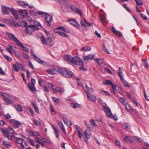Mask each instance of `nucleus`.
Instances as JSON below:
<instances>
[{
    "label": "nucleus",
    "mask_w": 149,
    "mask_h": 149,
    "mask_svg": "<svg viewBox=\"0 0 149 149\" xmlns=\"http://www.w3.org/2000/svg\"><path fill=\"white\" fill-rule=\"evenodd\" d=\"M1 130V132L4 134L5 137L8 138V139L10 140L12 139V137L14 136L13 134L14 132V131L12 128L9 127L8 128L7 130L2 128Z\"/></svg>",
    "instance_id": "obj_1"
},
{
    "label": "nucleus",
    "mask_w": 149,
    "mask_h": 149,
    "mask_svg": "<svg viewBox=\"0 0 149 149\" xmlns=\"http://www.w3.org/2000/svg\"><path fill=\"white\" fill-rule=\"evenodd\" d=\"M22 24L24 25V26L26 27L25 31L26 33L31 34L34 31L32 25L28 26L27 22L23 21L22 22Z\"/></svg>",
    "instance_id": "obj_2"
},
{
    "label": "nucleus",
    "mask_w": 149,
    "mask_h": 149,
    "mask_svg": "<svg viewBox=\"0 0 149 149\" xmlns=\"http://www.w3.org/2000/svg\"><path fill=\"white\" fill-rule=\"evenodd\" d=\"M72 63L75 65L79 66L83 65L84 63L82 60L77 57H73Z\"/></svg>",
    "instance_id": "obj_3"
},
{
    "label": "nucleus",
    "mask_w": 149,
    "mask_h": 149,
    "mask_svg": "<svg viewBox=\"0 0 149 149\" xmlns=\"http://www.w3.org/2000/svg\"><path fill=\"white\" fill-rule=\"evenodd\" d=\"M13 66L14 70L18 72L19 70L22 71L24 70L22 65L19 62H17L16 64H13Z\"/></svg>",
    "instance_id": "obj_4"
},
{
    "label": "nucleus",
    "mask_w": 149,
    "mask_h": 149,
    "mask_svg": "<svg viewBox=\"0 0 149 149\" xmlns=\"http://www.w3.org/2000/svg\"><path fill=\"white\" fill-rule=\"evenodd\" d=\"M61 7L62 10L64 12L68 11V8L70 6V3L68 0H64V1L63 2Z\"/></svg>",
    "instance_id": "obj_5"
},
{
    "label": "nucleus",
    "mask_w": 149,
    "mask_h": 149,
    "mask_svg": "<svg viewBox=\"0 0 149 149\" xmlns=\"http://www.w3.org/2000/svg\"><path fill=\"white\" fill-rule=\"evenodd\" d=\"M6 35L10 40L15 42L17 45L20 42L13 34L10 33H7Z\"/></svg>",
    "instance_id": "obj_6"
},
{
    "label": "nucleus",
    "mask_w": 149,
    "mask_h": 149,
    "mask_svg": "<svg viewBox=\"0 0 149 149\" xmlns=\"http://www.w3.org/2000/svg\"><path fill=\"white\" fill-rule=\"evenodd\" d=\"M81 26L82 28L85 30H86L87 28L86 25H87L88 26H90L93 25V24L90 23L88 22L85 19H84L83 22L81 20Z\"/></svg>",
    "instance_id": "obj_7"
},
{
    "label": "nucleus",
    "mask_w": 149,
    "mask_h": 149,
    "mask_svg": "<svg viewBox=\"0 0 149 149\" xmlns=\"http://www.w3.org/2000/svg\"><path fill=\"white\" fill-rule=\"evenodd\" d=\"M56 72L64 77V74L67 73V69L64 68L56 67Z\"/></svg>",
    "instance_id": "obj_8"
},
{
    "label": "nucleus",
    "mask_w": 149,
    "mask_h": 149,
    "mask_svg": "<svg viewBox=\"0 0 149 149\" xmlns=\"http://www.w3.org/2000/svg\"><path fill=\"white\" fill-rule=\"evenodd\" d=\"M10 122L12 126L15 128L18 127L21 124L20 122L17 120H15L14 119L10 120Z\"/></svg>",
    "instance_id": "obj_9"
},
{
    "label": "nucleus",
    "mask_w": 149,
    "mask_h": 149,
    "mask_svg": "<svg viewBox=\"0 0 149 149\" xmlns=\"http://www.w3.org/2000/svg\"><path fill=\"white\" fill-rule=\"evenodd\" d=\"M84 92L86 93L88 99L93 102H95L96 101V97L94 95L91 94L89 93L87 91L85 90Z\"/></svg>",
    "instance_id": "obj_10"
},
{
    "label": "nucleus",
    "mask_w": 149,
    "mask_h": 149,
    "mask_svg": "<svg viewBox=\"0 0 149 149\" xmlns=\"http://www.w3.org/2000/svg\"><path fill=\"white\" fill-rule=\"evenodd\" d=\"M45 19L47 22L46 25L47 26L50 27V23L51 22L52 20V18L51 16L48 14L46 15Z\"/></svg>",
    "instance_id": "obj_11"
},
{
    "label": "nucleus",
    "mask_w": 149,
    "mask_h": 149,
    "mask_svg": "<svg viewBox=\"0 0 149 149\" xmlns=\"http://www.w3.org/2000/svg\"><path fill=\"white\" fill-rule=\"evenodd\" d=\"M10 11L12 12V14L14 15V18L16 20L19 19V16L15 10L12 7L10 9Z\"/></svg>",
    "instance_id": "obj_12"
},
{
    "label": "nucleus",
    "mask_w": 149,
    "mask_h": 149,
    "mask_svg": "<svg viewBox=\"0 0 149 149\" xmlns=\"http://www.w3.org/2000/svg\"><path fill=\"white\" fill-rule=\"evenodd\" d=\"M2 12L4 15H7L9 14L8 10L10 11V8H11L5 6H2Z\"/></svg>",
    "instance_id": "obj_13"
},
{
    "label": "nucleus",
    "mask_w": 149,
    "mask_h": 149,
    "mask_svg": "<svg viewBox=\"0 0 149 149\" xmlns=\"http://www.w3.org/2000/svg\"><path fill=\"white\" fill-rule=\"evenodd\" d=\"M95 55L90 54L83 57V59L84 61L91 60L94 57Z\"/></svg>",
    "instance_id": "obj_14"
},
{
    "label": "nucleus",
    "mask_w": 149,
    "mask_h": 149,
    "mask_svg": "<svg viewBox=\"0 0 149 149\" xmlns=\"http://www.w3.org/2000/svg\"><path fill=\"white\" fill-rule=\"evenodd\" d=\"M63 119L65 125L68 126H70L72 125L71 121L64 117H63Z\"/></svg>",
    "instance_id": "obj_15"
},
{
    "label": "nucleus",
    "mask_w": 149,
    "mask_h": 149,
    "mask_svg": "<svg viewBox=\"0 0 149 149\" xmlns=\"http://www.w3.org/2000/svg\"><path fill=\"white\" fill-rule=\"evenodd\" d=\"M103 109L107 116L109 117L111 116L112 114L110 109L109 108L105 107L103 108Z\"/></svg>",
    "instance_id": "obj_16"
},
{
    "label": "nucleus",
    "mask_w": 149,
    "mask_h": 149,
    "mask_svg": "<svg viewBox=\"0 0 149 149\" xmlns=\"http://www.w3.org/2000/svg\"><path fill=\"white\" fill-rule=\"evenodd\" d=\"M16 142L17 143L20 145L22 149L24 148V146L23 144V139L20 138H17L16 139Z\"/></svg>",
    "instance_id": "obj_17"
},
{
    "label": "nucleus",
    "mask_w": 149,
    "mask_h": 149,
    "mask_svg": "<svg viewBox=\"0 0 149 149\" xmlns=\"http://www.w3.org/2000/svg\"><path fill=\"white\" fill-rule=\"evenodd\" d=\"M68 21L70 22V23L73 25L76 26L77 27H79V25L78 22L73 19H69L68 20Z\"/></svg>",
    "instance_id": "obj_18"
},
{
    "label": "nucleus",
    "mask_w": 149,
    "mask_h": 149,
    "mask_svg": "<svg viewBox=\"0 0 149 149\" xmlns=\"http://www.w3.org/2000/svg\"><path fill=\"white\" fill-rule=\"evenodd\" d=\"M73 58L71 56L68 55H66L64 57V59L65 61L67 62H72Z\"/></svg>",
    "instance_id": "obj_19"
},
{
    "label": "nucleus",
    "mask_w": 149,
    "mask_h": 149,
    "mask_svg": "<svg viewBox=\"0 0 149 149\" xmlns=\"http://www.w3.org/2000/svg\"><path fill=\"white\" fill-rule=\"evenodd\" d=\"M71 9L74 12L76 13L79 14L81 16L82 15V14L81 11L77 8L76 7L74 6H72L71 7Z\"/></svg>",
    "instance_id": "obj_20"
},
{
    "label": "nucleus",
    "mask_w": 149,
    "mask_h": 149,
    "mask_svg": "<svg viewBox=\"0 0 149 149\" xmlns=\"http://www.w3.org/2000/svg\"><path fill=\"white\" fill-rule=\"evenodd\" d=\"M113 91V93H116V92L120 93V89L119 87L116 85L115 86L114 85L112 87Z\"/></svg>",
    "instance_id": "obj_21"
},
{
    "label": "nucleus",
    "mask_w": 149,
    "mask_h": 149,
    "mask_svg": "<svg viewBox=\"0 0 149 149\" xmlns=\"http://www.w3.org/2000/svg\"><path fill=\"white\" fill-rule=\"evenodd\" d=\"M100 18L101 22L103 25H105L108 23V22L107 21H106V17L104 16L100 15Z\"/></svg>",
    "instance_id": "obj_22"
},
{
    "label": "nucleus",
    "mask_w": 149,
    "mask_h": 149,
    "mask_svg": "<svg viewBox=\"0 0 149 149\" xmlns=\"http://www.w3.org/2000/svg\"><path fill=\"white\" fill-rule=\"evenodd\" d=\"M60 129L63 132L64 134H66V132L65 129L64 127V126L63 123L62 122H59L58 123Z\"/></svg>",
    "instance_id": "obj_23"
},
{
    "label": "nucleus",
    "mask_w": 149,
    "mask_h": 149,
    "mask_svg": "<svg viewBox=\"0 0 149 149\" xmlns=\"http://www.w3.org/2000/svg\"><path fill=\"white\" fill-rule=\"evenodd\" d=\"M20 14L23 17H26L28 15V13L26 10H21L19 11Z\"/></svg>",
    "instance_id": "obj_24"
},
{
    "label": "nucleus",
    "mask_w": 149,
    "mask_h": 149,
    "mask_svg": "<svg viewBox=\"0 0 149 149\" xmlns=\"http://www.w3.org/2000/svg\"><path fill=\"white\" fill-rule=\"evenodd\" d=\"M28 87L29 89L33 92H35L37 91L35 86L28 84Z\"/></svg>",
    "instance_id": "obj_25"
},
{
    "label": "nucleus",
    "mask_w": 149,
    "mask_h": 149,
    "mask_svg": "<svg viewBox=\"0 0 149 149\" xmlns=\"http://www.w3.org/2000/svg\"><path fill=\"white\" fill-rule=\"evenodd\" d=\"M88 129H87L84 132V136L87 140L90 138L91 135V134L88 133Z\"/></svg>",
    "instance_id": "obj_26"
},
{
    "label": "nucleus",
    "mask_w": 149,
    "mask_h": 149,
    "mask_svg": "<svg viewBox=\"0 0 149 149\" xmlns=\"http://www.w3.org/2000/svg\"><path fill=\"white\" fill-rule=\"evenodd\" d=\"M117 72L118 75L119 76L121 81H123L124 79L123 77L122 74V72L121 71V68H119V70L118 72V71H117Z\"/></svg>",
    "instance_id": "obj_27"
},
{
    "label": "nucleus",
    "mask_w": 149,
    "mask_h": 149,
    "mask_svg": "<svg viewBox=\"0 0 149 149\" xmlns=\"http://www.w3.org/2000/svg\"><path fill=\"white\" fill-rule=\"evenodd\" d=\"M70 106L73 108L75 109L80 107L81 105L77 103H71L70 104Z\"/></svg>",
    "instance_id": "obj_28"
},
{
    "label": "nucleus",
    "mask_w": 149,
    "mask_h": 149,
    "mask_svg": "<svg viewBox=\"0 0 149 149\" xmlns=\"http://www.w3.org/2000/svg\"><path fill=\"white\" fill-rule=\"evenodd\" d=\"M66 74H64V77H70L72 76V72L68 70H67Z\"/></svg>",
    "instance_id": "obj_29"
},
{
    "label": "nucleus",
    "mask_w": 149,
    "mask_h": 149,
    "mask_svg": "<svg viewBox=\"0 0 149 149\" xmlns=\"http://www.w3.org/2000/svg\"><path fill=\"white\" fill-rule=\"evenodd\" d=\"M18 3L19 5L24 8H25L26 6H28V4L26 3L23 1H19Z\"/></svg>",
    "instance_id": "obj_30"
},
{
    "label": "nucleus",
    "mask_w": 149,
    "mask_h": 149,
    "mask_svg": "<svg viewBox=\"0 0 149 149\" xmlns=\"http://www.w3.org/2000/svg\"><path fill=\"white\" fill-rule=\"evenodd\" d=\"M91 50V48L89 46H85L83 47L81 49V51L87 52L88 51H90Z\"/></svg>",
    "instance_id": "obj_31"
},
{
    "label": "nucleus",
    "mask_w": 149,
    "mask_h": 149,
    "mask_svg": "<svg viewBox=\"0 0 149 149\" xmlns=\"http://www.w3.org/2000/svg\"><path fill=\"white\" fill-rule=\"evenodd\" d=\"M19 47H21L23 48V50L27 52H29V50L26 47H24L23 46L22 44L20 42L19 44L17 45Z\"/></svg>",
    "instance_id": "obj_32"
},
{
    "label": "nucleus",
    "mask_w": 149,
    "mask_h": 149,
    "mask_svg": "<svg viewBox=\"0 0 149 149\" xmlns=\"http://www.w3.org/2000/svg\"><path fill=\"white\" fill-rule=\"evenodd\" d=\"M47 72L51 74H55L56 72V70L55 68H53L49 69Z\"/></svg>",
    "instance_id": "obj_33"
},
{
    "label": "nucleus",
    "mask_w": 149,
    "mask_h": 149,
    "mask_svg": "<svg viewBox=\"0 0 149 149\" xmlns=\"http://www.w3.org/2000/svg\"><path fill=\"white\" fill-rule=\"evenodd\" d=\"M56 33H58L60 35L63 37L68 38V36L67 34L58 31H56Z\"/></svg>",
    "instance_id": "obj_34"
},
{
    "label": "nucleus",
    "mask_w": 149,
    "mask_h": 149,
    "mask_svg": "<svg viewBox=\"0 0 149 149\" xmlns=\"http://www.w3.org/2000/svg\"><path fill=\"white\" fill-rule=\"evenodd\" d=\"M15 107L17 110L19 111H23V109L22 107L20 105H17L15 106Z\"/></svg>",
    "instance_id": "obj_35"
},
{
    "label": "nucleus",
    "mask_w": 149,
    "mask_h": 149,
    "mask_svg": "<svg viewBox=\"0 0 149 149\" xmlns=\"http://www.w3.org/2000/svg\"><path fill=\"white\" fill-rule=\"evenodd\" d=\"M34 59L40 63L43 64L45 63V62L43 61L38 58L36 56H34Z\"/></svg>",
    "instance_id": "obj_36"
},
{
    "label": "nucleus",
    "mask_w": 149,
    "mask_h": 149,
    "mask_svg": "<svg viewBox=\"0 0 149 149\" xmlns=\"http://www.w3.org/2000/svg\"><path fill=\"white\" fill-rule=\"evenodd\" d=\"M125 108L127 111H129L131 110V108L129 104L127 103L124 104Z\"/></svg>",
    "instance_id": "obj_37"
},
{
    "label": "nucleus",
    "mask_w": 149,
    "mask_h": 149,
    "mask_svg": "<svg viewBox=\"0 0 149 149\" xmlns=\"http://www.w3.org/2000/svg\"><path fill=\"white\" fill-rule=\"evenodd\" d=\"M3 144L4 146L6 147H9L10 146V144L6 141H3Z\"/></svg>",
    "instance_id": "obj_38"
},
{
    "label": "nucleus",
    "mask_w": 149,
    "mask_h": 149,
    "mask_svg": "<svg viewBox=\"0 0 149 149\" xmlns=\"http://www.w3.org/2000/svg\"><path fill=\"white\" fill-rule=\"evenodd\" d=\"M1 95L3 97L5 98H10V96L9 94L5 93H1Z\"/></svg>",
    "instance_id": "obj_39"
},
{
    "label": "nucleus",
    "mask_w": 149,
    "mask_h": 149,
    "mask_svg": "<svg viewBox=\"0 0 149 149\" xmlns=\"http://www.w3.org/2000/svg\"><path fill=\"white\" fill-rule=\"evenodd\" d=\"M52 40L49 38L47 40L46 43L47 45H51L52 44Z\"/></svg>",
    "instance_id": "obj_40"
},
{
    "label": "nucleus",
    "mask_w": 149,
    "mask_h": 149,
    "mask_svg": "<svg viewBox=\"0 0 149 149\" xmlns=\"http://www.w3.org/2000/svg\"><path fill=\"white\" fill-rule=\"evenodd\" d=\"M86 88L88 90V91H87L88 93L89 92H92V93L93 91V89L91 88H89L88 86H87V84L85 85Z\"/></svg>",
    "instance_id": "obj_41"
},
{
    "label": "nucleus",
    "mask_w": 149,
    "mask_h": 149,
    "mask_svg": "<svg viewBox=\"0 0 149 149\" xmlns=\"http://www.w3.org/2000/svg\"><path fill=\"white\" fill-rule=\"evenodd\" d=\"M30 15H33L34 17H36L37 16V13L36 12L32 10H30Z\"/></svg>",
    "instance_id": "obj_42"
},
{
    "label": "nucleus",
    "mask_w": 149,
    "mask_h": 149,
    "mask_svg": "<svg viewBox=\"0 0 149 149\" xmlns=\"http://www.w3.org/2000/svg\"><path fill=\"white\" fill-rule=\"evenodd\" d=\"M40 40L42 43L43 44H45L46 43V40L45 38L43 36H41Z\"/></svg>",
    "instance_id": "obj_43"
},
{
    "label": "nucleus",
    "mask_w": 149,
    "mask_h": 149,
    "mask_svg": "<svg viewBox=\"0 0 149 149\" xmlns=\"http://www.w3.org/2000/svg\"><path fill=\"white\" fill-rule=\"evenodd\" d=\"M90 122L92 126L96 127L97 126V124L95 123V121L93 119L91 120Z\"/></svg>",
    "instance_id": "obj_44"
},
{
    "label": "nucleus",
    "mask_w": 149,
    "mask_h": 149,
    "mask_svg": "<svg viewBox=\"0 0 149 149\" xmlns=\"http://www.w3.org/2000/svg\"><path fill=\"white\" fill-rule=\"evenodd\" d=\"M64 91V90L63 88L59 87L58 88H57V90H56V92L58 91L60 93H62Z\"/></svg>",
    "instance_id": "obj_45"
},
{
    "label": "nucleus",
    "mask_w": 149,
    "mask_h": 149,
    "mask_svg": "<svg viewBox=\"0 0 149 149\" xmlns=\"http://www.w3.org/2000/svg\"><path fill=\"white\" fill-rule=\"evenodd\" d=\"M4 57L6 59L8 62L12 60V58L6 55H3Z\"/></svg>",
    "instance_id": "obj_46"
},
{
    "label": "nucleus",
    "mask_w": 149,
    "mask_h": 149,
    "mask_svg": "<svg viewBox=\"0 0 149 149\" xmlns=\"http://www.w3.org/2000/svg\"><path fill=\"white\" fill-rule=\"evenodd\" d=\"M106 84L107 85H111L112 87L114 86V85L112 84V82L109 80H107L106 81Z\"/></svg>",
    "instance_id": "obj_47"
},
{
    "label": "nucleus",
    "mask_w": 149,
    "mask_h": 149,
    "mask_svg": "<svg viewBox=\"0 0 149 149\" xmlns=\"http://www.w3.org/2000/svg\"><path fill=\"white\" fill-rule=\"evenodd\" d=\"M114 34H115L116 36L119 37H121L122 36V34L121 33L117 31L114 33Z\"/></svg>",
    "instance_id": "obj_48"
},
{
    "label": "nucleus",
    "mask_w": 149,
    "mask_h": 149,
    "mask_svg": "<svg viewBox=\"0 0 149 149\" xmlns=\"http://www.w3.org/2000/svg\"><path fill=\"white\" fill-rule=\"evenodd\" d=\"M129 126V124L125 123L122 126V128L124 130L127 129H128Z\"/></svg>",
    "instance_id": "obj_49"
},
{
    "label": "nucleus",
    "mask_w": 149,
    "mask_h": 149,
    "mask_svg": "<svg viewBox=\"0 0 149 149\" xmlns=\"http://www.w3.org/2000/svg\"><path fill=\"white\" fill-rule=\"evenodd\" d=\"M50 108L51 111L52 113L53 114L55 115V113L54 108V107H52V106L51 105H50Z\"/></svg>",
    "instance_id": "obj_50"
},
{
    "label": "nucleus",
    "mask_w": 149,
    "mask_h": 149,
    "mask_svg": "<svg viewBox=\"0 0 149 149\" xmlns=\"http://www.w3.org/2000/svg\"><path fill=\"white\" fill-rule=\"evenodd\" d=\"M94 60L95 61L98 63V64L100 65L102 63V62L101 61V60L100 59L95 58Z\"/></svg>",
    "instance_id": "obj_51"
},
{
    "label": "nucleus",
    "mask_w": 149,
    "mask_h": 149,
    "mask_svg": "<svg viewBox=\"0 0 149 149\" xmlns=\"http://www.w3.org/2000/svg\"><path fill=\"white\" fill-rule=\"evenodd\" d=\"M103 49L105 51V52L108 54H109L110 52L109 50L107 48L106 46L104 44H103Z\"/></svg>",
    "instance_id": "obj_52"
},
{
    "label": "nucleus",
    "mask_w": 149,
    "mask_h": 149,
    "mask_svg": "<svg viewBox=\"0 0 149 149\" xmlns=\"http://www.w3.org/2000/svg\"><path fill=\"white\" fill-rule=\"evenodd\" d=\"M49 86L50 88L53 90V92L54 93H56V90L53 88V85L52 84H49Z\"/></svg>",
    "instance_id": "obj_53"
},
{
    "label": "nucleus",
    "mask_w": 149,
    "mask_h": 149,
    "mask_svg": "<svg viewBox=\"0 0 149 149\" xmlns=\"http://www.w3.org/2000/svg\"><path fill=\"white\" fill-rule=\"evenodd\" d=\"M101 93L103 94H105L107 95H110V94L108 92L104 91H101Z\"/></svg>",
    "instance_id": "obj_54"
},
{
    "label": "nucleus",
    "mask_w": 149,
    "mask_h": 149,
    "mask_svg": "<svg viewBox=\"0 0 149 149\" xmlns=\"http://www.w3.org/2000/svg\"><path fill=\"white\" fill-rule=\"evenodd\" d=\"M36 82L35 79H32L31 81V84H28L30 85L35 86Z\"/></svg>",
    "instance_id": "obj_55"
},
{
    "label": "nucleus",
    "mask_w": 149,
    "mask_h": 149,
    "mask_svg": "<svg viewBox=\"0 0 149 149\" xmlns=\"http://www.w3.org/2000/svg\"><path fill=\"white\" fill-rule=\"evenodd\" d=\"M75 126L76 127V130L77 131L78 133L82 131L81 129L79 126L77 125H76Z\"/></svg>",
    "instance_id": "obj_56"
},
{
    "label": "nucleus",
    "mask_w": 149,
    "mask_h": 149,
    "mask_svg": "<svg viewBox=\"0 0 149 149\" xmlns=\"http://www.w3.org/2000/svg\"><path fill=\"white\" fill-rule=\"evenodd\" d=\"M144 95L145 97V99L146 100H147L148 101H149V96H147L146 91L145 90H144Z\"/></svg>",
    "instance_id": "obj_57"
},
{
    "label": "nucleus",
    "mask_w": 149,
    "mask_h": 149,
    "mask_svg": "<svg viewBox=\"0 0 149 149\" xmlns=\"http://www.w3.org/2000/svg\"><path fill=\"white\" fill-rule=\"evenodd\" d=\"M136 2L138 5H143V3L141 0H135Z\"/></svg>",
    "instance_id": "obj_58"
},
{
    "label": "nucleus",
    "mask_w": 149,
    "mask_h": 149,
    "mask_svg": "<svg viewBox=\"0 0 149 149\" xmlns=\"http://www.w3.org/2000/svg\"><path fill=\"white\" fill-rule=\"evenodd\" d=\"M29 133L31 136H35V132L31 130L29 131Z\"/></svg>",
    "instance_id": "obj_59"
},
{
    "label": "nucleus",
    "mask_w": 149,
    "mask_h": 149,
    "mask_svg": "<svg viewBox=\"0 0 149 149\" xmlns=\"http://www.w3.org/2000/svg\"><path fill=\"white\" fill-rule=\"evenodd\" d=\"M78 136L79 139H81L83 136V133L82 131L78 133Z\"/></svg>",
    "instance_id": "obj_60"
},
{
    "label": "nucleus",
    "mask_w": 149,
    "mask_h": 149,
    "mask_svg": "<svg viewBox=\"0 0 149 149\" xmlns=\"http://www.w3.org/2000/svg\"><path fill=\"white\" fill-rule=\"evenodd\" d=\"M119 101L121 104L124 105V104H125V100L123 98H120L119 99Z\"/></svg>",
    "instance_id": "obj_61"
},
{
    "label": "nucleus",
    "mask_w": 149,
    "mask_h": 149,
    "mask_svg": "<svg viewBox=\"0 0 149 149\" xmlns=\"http://www.w3.org/2000/svg\"><path fill=\"white\" fill-rule=\"evenodd\" d=\"M22 55L23 58L24 59H27L29 58V57L25 53H23Z\"/></svg>",
    "instance_id": "obj_62"
},
{
    "label": "nucleus",
    "mask_w": 149,
    "mask_h": 149,
    "mask_svg": "<svg viewBox=\"0 0 149 149\" xmlns=\"http://www.w3.org/2000/svg\"><path fill=\"white\" fill-rule=\"evenodd\" d=\"M34 122L36 125L38 126L41 124V123L39 121L34 120Z\"/></svg>",
    "instance_id": "obj_63"
},
{
    "label": "nucleus",
    "mask_w": 149,
    "mask_h": 149,
    "mask_svg": "<svg viewBox=\"0 0 149 149\" xmlns=\"http://www.w3.org/2000/svg\"><path fill=\"white\" fill-rule=\"evenodd\" d=\"M140 14L141 17L142 18L144 19H147V18L146 16L145 15H144V14H143L142 13H141Z\"/></svg>",
    "instance_id": "obj_64"
}]
</instances>
